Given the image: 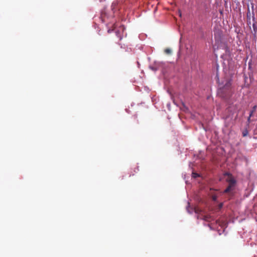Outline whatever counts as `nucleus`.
I'll list each match as a JSON object with an SVG mask.
<instances>
[{
  "mask_svg": "<svg viewBox=\"0 0 257 257\" xmlns=\"http://www.w3.org/2000/svg\"><path fill=\"white\" fill-rule=\"evenodd\" d=\"M226 175L228 176V178L226 179V181L229 184H231L232 185H234L236 183L235 180L232 177L231 175L228 173H226Z\"/></svg>",
  "mask_w": 257,
  "mask_h": 257,
  "instance_id": "1",
  "label": "nucleus"
},
{
  "mask_svg": "<svg viewBox=\"0 0 257 257\" xmlns=\"http://www.w3.org/2000/svg\"><path fill=\"white\" fill-rule=\"evenodd\" d=\"M124 30V28L123 26H121L119 28V30L115 32L116 36L119 38V40L122 39L121 35L120 34V32H123Z\"/></svg>",
  "mask_w": 257,
  "mask_h": 257,
  "instance_id": "2",
  "label": "nucleus"
},
{
  "mask_svg": "<svg viewBox=\"0 0 257 257\" xmlns=\"http://www.w3.org/2000/svg\"><path fill=\"white\" fill-rule=\"evenodd\" d=\"M234 187V185L228 184V187L226 188V189H225L224 190L223 193H227L229 192L230 191H231V190H232L233 189Z\"/></svg>",
  "mask_w": 257,
  "mask_h": 257,
  "instance_id": "3",
  "label": "nucleus"
},
{
  "mask_svg": "<svg viewBox=\"0 0 257 257\" xmlns=\"http://www.w3.org/2000/svg\"><path fill=\"white\" fill-rule=\"evenodd\" d=\"M231 86V83L230 82L228 81L226 84L225 85V86L220 90L221 92H223L224 90H229V88Z\"/></svg>",
  "mask_w": 257,
  "mask_h": 257,
  "instance_id": "4",
  "label": "nucleus"
},
{
  "mask_svg": "<svg viewBox=\"0 0 257 257\" xmlns=\"http://www.w3.org/2000/svg\"><path fill=\"white\" fill-rule=\"evenodd\" d=\"M256 105H254L253 107H252V109L250 111V113H249V115H250V116H252L253 113L256 110Z\"/></svg>",
  "mask_w": 257,
  "mask_h": 257,
  "instance_id": "5",
  "label": "nucleus"
},
{
  "mask_svg": "<svg viewBox=\"0 0 257 257\" xmlns=\"http://www.w3.org/2000/svg\"><path fill=\"white\" fill-rule=\"evenodd\" d=\"M182 107L180 106L181 110H182V111H183L184 112H186L188 110V108L184 105V104L183 103H182Z\"/></svg>",
  "mask_w": 257,
  "mask_h": 257,
  "instance_id": "6",
  "label": "nucleus"
},
{
  "mask_svg": "<svg viewBox=\"0 0 257 257\" xmlns=\"http://www.w3.org/2000/svg\"><path fill=\"white\" fill-rule=\"evenodd\" d=\"M116 5H117V4H116V3L113 2V3H112L111 6V9H112V11H113L114 9L116 8Z\"/></svg>",
  "mask_w": 257,
  "mask_h": 257,
  "instance_id": "7",
  "label": "nucleus"
},
{
  "mask_svg": "<svg viewBox=\"0 0 257 257\" xmlns=\"http://www.w3.org/2000/svg\"><path fill=\"white\" fill-rule=\"evenodd\" d=\"M192 177L195 178L198 177L199 176V175L197 173L193 172L192 174Z\"/></svg>",
  "mask_w": 257,
  "mask_h": 257,
  "instance_id": "8",
  "label": "nucleus"
},
{
  "mask_svg": "<svg viewBox=\"0 0 257 257\" xmlns=\"http://www.w3.org/2000/svg\"><path fill=\"white\" fill-rule=\"evenodd\" d=\"M212 198L213 201H216L217 200V197L216 195H213Z\"/></svg>",
  "mask_w": 257,
  "mask_h": 257,
  "instance_id": "9",
  "label": "nucleus"
},
{
  "mask_svg": "<svg viewBox=\"0 0 257 257\" xmlns=\"http://www.w3.org/2000/svg\"><path fill=\"white\" fill-rule=\"evenodd\" d=\"M251 117V116H250V115H249V117H248V118H247V122H248V123H250V121H251V119H250V117Z\"/></svg>",
  "mask_w": 257,
  "mask_h": 257,
  "instance_id": "10",
  "label": "nucleus"
},
{
  "mask_svg": "<svg viewBox=\"0 0 257 257\" xmlns=\"http://www.w3.org/2000/svg\"><path fill=\"white\" fill-rule=\"evenodd\" d=\"M247 132L246 133H243V136L245 137L246 135Z\"/></svg>",
  "mask_w": 257,
  "mask_h": 257,
  "instance_id": "11",
  "label": "nucleus"
},
{
  "mask_svg": "<svg viewBox=\"0 0 257 257\" xmlns=\"http://www.w3.org/2000/svg\"><path fill=\"white\" fill-rule=\"evenodd\" d=\"M112 31V30L109 29V30H108V33H110Z\"/></svg>",
  "mask_w": 257,
  "mask_h": 257,
  "instance_id": "12",
  "label": "nucleus"
},
{
  "mask_svg": "<svg viewBox=\"0 0 257 257\" xmlns=\"http://www.w3.org/2000/svg\"><path fill=\"white\" fill-rule=\"evenodd\" d=\"M222 207V203H221L220 205H219V208H221Z\"/></svg>",
  "mask_w": 257,
  "mask_h": 257,
  "instance_id": "13",
  "label": "nucleus"
}]
</instances>
